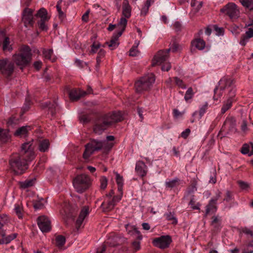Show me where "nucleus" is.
I'll return each instance as SVG.
<instances>
[{
    "mask_svg": "<svg viewBox=\"0 0 253 253\" xmlns=\"http://www.w3.org/2000/svg\"><path fill=\"white\" fill-rule=\"evenodd\" d=\"M189 205L193 210H200V206L201 205L199 203H196L194 196H192L191 198Z\"/></svg>",
    "mask_w": 253,
    "mask_h": 253,
    "instance_id": "nucleus-40",
    "label": "nucleus"
},
{
    "mask_svg": "<svg viewBox=\"0 0 253 253\" xmlns=\"http://www.w3.org/2000/svg\"><path fill=\"white\" fill-rule=\"evenodd\" d=\"M86 92L80 89H73L69 92V97L72 101H77L86 94Z\"/></svg>",
    "mask_w": 253,
    "mask_h": 253,
    "instance_id": "nucleus-21",
    "label": "nucleus"
},
{
    "mask_svg": "<svg viewBox=\"0 0 253 253\" xmlns=\"http://www.w3.org/2000/svg\"><path fill=\"white\" fill-rule=\"evenodd\" d=\"M49 141L47 139H43L40 141L39 145V150L42 152H45L48 151L49 147Z\"/></svg>",
    "mask_w": 253,
    "mask_h": 253,
    "instance_id": "nucleus-31",
    "label": "nucleus"
},
{
    "mask_svg": "<svg viewBox=\"0 0 253 253\" xmlns=\"http://www.w3.org/2000/svg\"><path fill=\"white\" fill-rule=\"evenodd\" d=\"M191 44L199 50H203L206 45L205 42L200 38H198L192 42Z\"/></svg>",
    "mask_w": 253,
    "mask_h": 253,
    "instance_id": "nucleus-30",
    "label": "nucleus"
},
{
    "mask_svg": "<svg viewBox=\"0 0 253 253\" xmlns=\"http://www.w3.org/2000/svg\"><path fill=\"white\" fill-rule=\"evenodd\" d=\"M241 152L243 154H249V156L253 155V143L244 144L241 148Z\"/></svg>",
    "mask_w": 253,
    "mask_h": 253,
    "instance_id": "nucleus-27",
    "label": "nucleus"
},
{
    "mask_svg": "<svg viewBox=\"0 0 253 253\" xmlns=\"http://www.w3.org/2000/svg\"><path fill=\"white\" fill-rule=\"evenodd\" d=\"M22 21L24 26L28 28L33 27L34 24L33 10L29 8H26L22 13Z\"/></svg>",
    "mask_w": 253,
    "mask_h": 253,
    "instance_id": "nucleus-11",
    "label": "nucleus"
},
{
    "mask_svg": "<svg viewBox=\"0 0 253 253\" xmlns=\"http://www.w3.org/2000/svg\"><path fill=\"white\" fill-rule=\"evenodd\" d=\"M232 81L230 79H222L220 80L218 84V86H216L214 89V100H217L220 98L223 94V91L225 89H228L229 95L231 94L233 91H231V88L234 87L232 85Z\"/></svg>",
    "mask_w": 253,
    "mask_h": 253,
    "instance_id": "nucleus-7",
    "label": "nucleus"
},
{
    "mask_svg": "<svg viewBox=\"0 0 253 253\" xmlns=\"http://www.w3.org/2000/svg\"><path fill=\"white\" fill-rule=\"evenodd\" d=\"M131 8L127 0H124L122 5V18H128L131 16Z\"/></svg>",
    "mask_w": 253,
    "mask_h": 253,
    "instance_id": "nucleus-22",
    "label": "nucleus"
},
{
    "mask_svg": "<svg viewBox=\"0 0 253 253\" xmlns=\"http://www.w3.org/2000/svg\"><path fill=\"white\" fill-rule=\"evenodd\" d=\"M127 21L124 18H121L118 24V27L120 30V31L117 32V34L114 35L110 40V42H107L105 44L103 45L105 47V45H107L109 49L111 50H114L118 47L119 45L118 42L119 38L122 35L124 31L125 30Z\"/></svg>",
    "mask_w": 253,
    "mask_h": 253,
    "instance_id": "nucleus-6",
    "label": "nucleus"
},
{
    "mask_svg": "<svg viewBox=\"0 0 253 253\" xmlns=\"http://www.w3.org/2000/svg\"><path fill=\"white\" fill-rule=\"evenodd\" d=\"M240 1L244 7L251 8L253 7V0H240Z\"/></svg>",
    "mask_w": 253,
    "mask_h": 253,
    "instance_id": "nucleus-44",
    "label": "nucleus"
},
{
    "mask_svg": "<svg viewBox=\"0 0 253 253\" xmlns=\"http://www.w3.org/2000/svg\"><path fill=\"white\" fill-rule=\"evenodd\" d=\"M253 253V244L250 243L247 246V249H245L242 253Z\"/></svg>",
    "mask_w": 253,
    "mask_h": 253,
    "instance_id": "nucleus-52",
    "label": "nucleus"
},
{
    "mask_svg": "<svg viewBox=\"0 0 253 253\" xmlns=\"http://www.w3.org/2000/svg\"><path fill=\"white\" fill-rule=\"evenodd\" d=\"M116 175V182L118 185H123V178L118 173L115 172Z\"/></svg>",
    "mask_w": 253,
    "mask_h": 253,
    "instance_id": "nucleus-55",
    "label": "nucleus"
},
{
    "mask_svg": "<svg viewBox=\"0 0 253 253\" xmlns=\"http://www.w3.org/2000/svg\"><path fill=\"white\" fill-rule=\"evenodd\" d=\"M43 55L44 57L47 59H51V57L52 54H53V50L52 49H44L43 50Z\"/></svg>",
    "mask_w": 253,
    "mask_h": 253,
    "instance_id": "nucleus-46",
    "label": "nucleus"
},
{
    "mask_svg": "<svg viewBox=\"0 0 253 253\" xmlns=\"http://www.w3.org/2000/svg\"><path fill=\"white\" fill-rule=\"evenodd\" d=\"M56 245L59 248L62 247L65 243L66 239L64 236L58 235L55 238Z\"/></svg>",
    "mask_w": 253,
    "mask_h": 253,
    "instance_id": "nucleus-38",
    "label": "nucleus"
},
{
    "mask_svg": "<svg viewBox=\"0 0 253 253\" xmlns=\"http://www.w3.org/2000/svg\"><path fill=\"white\" fill-rule=\"evenodd\" d=\"M2 49L4 51H11L12 49L11 45L10 44V40L8 37H5L2 42Z\"/></svg>",
    "mask_w": 253,
    "mask_h": 253,
    "instance_id": "nucleus-35",
    "label": "nucleus"
},
{
    "mask_svg": "<svg viewBox=\"0 0 253 253\" xmlns=\"http://www.w3.org/2000/svg\"><path fill=\"white\" fill-rule=\"evenodd\" d=\"M43 78L45 82H48L50 81L51 79V76L46 73V69H45L44 71V73L43 74Z\"/></svg>",
    "mask_w": 253,
    "mask_h": 253,
    "instance_id": "nucleus-63",
    "label": "nucleus"
},
{
    "mask_svg": "<svg viewBox=\"0 0 253 253\" xmlns=\"http://www.w3.org/2000/svg\"><path fill=\"white\" fill-rule=\"evenodd\" d=\"M114 144L113 142H108L106 141L92 139L85 145V149L83 154V157L84 159H87L95 151H98L101 149H104L106 151L110 150L113 147Z\"/></svg>",
    "mask_w": 253,
    "mask_h": 253,
    "instance_id": "nucleus-3",
    "label": "nucleus"
},
{
    "mask_svg": "<svg viewBox=\"0 0 253 253\" xmlns=\"http://www.w3.org/2000/svg\"><path fill=\"white\" fill-rule=\"evenodd\" d=\"M171 68V65L169 62L164 63L162 66V70L164 71H168Z\"/></svg>",
    "mask_w": 253,
    "mask_h": 253,
    "instance_id": "nucleus-56",
    "label": "nucleus"
},
{
    "mask_svg": "<svg viewBox=\"0 0 253 253\" xmlns=\"http://www.w3.org/2000/svg\"><path fill=\"white\" fill-rule=\"evenodd\" d=\"M209 103L207 102H205L199 108V116L200 118H201L202 116L206 113V111L208 109Z\"/></svg>",
    "mask_w": 253,
    "mask_h": 253,
    "instance_id": "nucleus-42",
    "label": "nucleus"
},
{
    "mask_svg": "<svg viewBox=\"0 0 253 253\" xmlns=\"http://www.w3.org/2000/svg\"><path fill=\"white\" fill-rule=\"evenodd\" d=\"M126 229L128 234L136 236V238L139 240H142V236L140 232L134 226L127 224L126 225Z\"/></svg>",
    "mask_w": 253,
    "mask_h": 253,
    "instance_id": "nucleus-23",
    "label": "nucleus"
},
{
    "mask_svg": "<svg viewBox=\"0 0 253 253\" xmlns=\"http://www.w3.org/2000/svg\"><path fill=\"white\" fill-rule=\"evenodd\" d=\"M107 179L105 176H102L100 179V188L102 189H104L106 188L107 185Z\"/></svg>",
    "mask_w": 253,
    "mask_h": 253,
    "instance_id": "nucleus-48",
    "label": "nucleus"
},
{
    "mask_svg": "<svg viewBox=\"0 0 253 253\" xmlns=\"http://www.w3.org/2000/svg\"><path fill=\"white\" fill-rule=\"evenodd\" d=\"M56 8H57V11L58 12L59 18H61V19L64 18V16H65L64 13L62 11L61 8V6H60V3L59 2L57 3V4H56Z\"/></svg>",
    "mask_w": 253,
    "mask_h": 253,
    "instance_id": "nucleus-54",
    "label": "nucleus"
},
{
    "mask_svg": "<svg viewBox=\"0 0 253 253\" xmlns=\"http://www.w3.org/2000/svg\"><path fill=\"white\" fill-rule=\"evenodd\" d=\"M122 120L123 117L120 112H114L105 115L96 120L93 131L95 134L100 135L111 125Z\"/></svg>",
    "mask_w": 253,
    "mask_h": 253,
    "instance_id": "nucleus-2",
    "label": "nucleus"
},
{
    "mask_svg": "<svg viewBox=\"0 0 253 253\" xmlns=\"http://www.w3.org/2000/svg\"><path fill=\"white\" fill-rule=\"evenodd\" d=\"M213 27L214 30L216 32V35H221L223 34V29L222 28H219L216 25H213Z\"/></svg>",
    "mask_w": 253,
    "mask_h": 253,
    "instance_id": "nucleus-57",
    "label": "nucleus"
},
{
    "mask_svg": "<svg viewBox=\"0 0 253 253\" xmlns=\"http://www.w3.org/2000/svg\"><path fill=\"white\" fill-rule=\"evenodd\" d=\"M0 235L1 237H3V241L1 242V243L3 244H8L12 240H14L15 238H16L17 234L16 233H13L10 235H9L7 236H6L5 233L4 231H2L1 233H0Z\"/></svg>",
    "mask_w": 253,
    "mask_h": 253,
    "instance_id": "nucleus-28",
    "label": "nucleus"
},
{
    "mask_svg": "<svg viewBox=\"0 0 253 253\" xmlns=\"http://www.w3.org/2000/svg\"><path fill=\"white\" fill-rule=\"evenodd\" d=\"M89 12H90V10L88 9L82 16V19L84 22H88Z\"/></svg>",
    "mask_w": 253,
    "mask_h": 253,
    "instance_id": "nucleus-59",
    "label": "nucleus"
},
{
    "mask_svg": "<svg viewBox=\"0 0 253 253\" xmlns=\"http://www.w3.org/2000/svg\"><path fill=\"white\" fill-rule=\"evenodd\" d=\"M9 138L10 136L8 130L3 129L0 134V140L3 142H6Z\"/></svg>",
    "mask_w": 253,
    "mask_h": 253,
    "instance_id": "nucleus-37",
    "label": "nucleus"
},
{
    "mask_svg": "<svg viewBox=\"0 0 253 253\" xmlns=\"http://www.w3.org/2000/svg\"><path fill=\"white\" fill-rule=\"evenodd\" d=\"M222 128L227 129L229 131L235 132L236 131V121L233 117H227L224 122Z\"/></svg>",
    "mask_w": 253,
    "mask_h": 253,
    "instance_id": "nucleus-17",
    "label": "nucleus"
},
{
    "mask_svg": "<svg viewBox=\"0 0 253 253\" xmlns=\"http://www.w3.org/2000/svg\"><path fill=\"white\" fill-rule=\"evenodd\" d=\"M31 50L28 46L22 47L18 53L12 56L13 61L21 69L27 66L31 62Z\"/></svg>",
    "mask_w": 253,
    "mask_h": 253,
    "instance_id": "nucleus-4",
    "label": "nucleus"
},
{
    "mask_svg": "<svg viewBox=\"0 0 253 253\" xmlns=\"http://www.w3.org/2000/svg\"><path fill=\"white\" fill-rule=\"evenodd\" d=\"M240 230L241 233H244L246 235H250L252 237H253V230H252L246 227H242L240 229Z\"/></svg>",
    "mask_w": 253,
    "mask_h": 253,
    "instance_id": "nucleus-50",
    "label": "nucleus"
},
{
    "mask_svg": "<svg viewBox=\"0 0 253 253\" xmlns=\"http://www.w3.org/2000/svg\"><path fill=\"white\" fill-rule=\"evenodd\" d=\"M48 20H43L40 19V21L38 22V25L39 28L42 31H47L48 27L47 25L46 24V22H47Z\"/></svg>",
    "mask_w": 253,
    "mask_h": 253,
    "instance_id": "nucleus-43",
    "label": "nucleus"
},
{
    "mask_svg": "<svg viewBox=\"0 0 253 253\" xmlns=\"http://www.w3.org/2000/svg\"><path fill=\"white\" fill-rule=\"evenodd\" d=\"M115 206V203L112 200H107L106 201H104L101 205V208L103 211L108 212L112 211Z\"/></svg>",
    "mask_w": 253,
    "mask_h": 253,
    "instance_id": "nucleus-25",
    "label": "nucleus"
},
{
    "mask_svg": "<svg viewBox=\"0 0 253 253\" xmlns=\"http://www.w3.org/2000/svg\"><path fill=\"white\" fill-rule=\"evenodd\" d=\"M221 217L218 215L213 216L211 218V225L212 226V231L214 233L219 232L221 228Z\"/></svg>",
    "mask_w": 253,
    "mask_h": 253,
    "instance_id": "nucleus-16",
    "label": "nucleus"
},
{
    "mask_svg": "<svg viewBox=\"0 0 253 253\" xmlns=\"http://www.w3.org/2000/svg\"><path fill=\"white\" fill-rule=\"evenodd\" d=\"M14 71V63L7 58L0 59V72L6 77L10 76Z\"/></svg>",
    "mask_w": 253,
    "mask_h": 253,
    "instance_id": "nucleus-10",
    "label": "nucleus"
},
{
    "mask_svg": "<svg viewBox=\"0 0 253 253\" xmlns=\"http://www.w3.org/2000/svg\"><path fill=\"white\" fill-rule=\"evenodd\" d=\"M140 42L135 41L134 45L130 49L129 51V55L130 56H136L139 54V51L137 49V47L139 45Z\"/></svg>",
    "mask_w": 253,
    "mask_h": 253,
    "instance_id": "nucleus-33",
    "label": "nucleus"
},
{
    "mask_svg": "<svg viewBox=\"0 0 253 253\" xmlns=\"http://www.w3.org/2000/svg\"><path fill=\"white\" fill-rule=\"evenodd\" d=\"M35 179H26L24 181L20 182V187L22 189H26L34 185Z\"/></svg>",
    "mask_w": 253,
    "mask_h": 253,
    "instance_id": "nucleus-34",
    "label": "nucleus"
},
{
    "mask_svg": "<svg viewBox=\"0 0 253 253\" xmlns=\"http://www.w3.org/2000/svg\"><path fill=\"white\" fill-rule=\"evenodd\" d=\"M221 193L219 191H217L216 193L215 197L211 199L209 204L206 206V215H207L210 212H214L216 211L217 207L216 206V202L221 197Z\"/></svg>",
    "mask_w": 253,
    "mask_h": 253,
    "instance_id": "nucleus-14",
    "label": "nucleus"
},
{
    "mask_svg": "<svg viewBox=\"0 0 253 253\" xmlns=\"http://www.w3.org/2000/svg\"><path fill=\"white\" fill-rule=\"evenodd\" d=\"M31 130L30 126H23L18 128L14 132V135L20 137H25L28 135L29 131Z\"/></svg>",
    "mask_w": 253,
    "mask_h": 253,
    "instance_id": "nucleus-24",
    "label": "nucleus"
},
{
    "mask_svg": "<svg viewBox=\"0 0 253 253\" xmlns=\"http://www.w3.org/2000/svg\"><path fill=\"white\" fill-rule=\"evenodd\" d=\"M169 52L167 49L158 51L154 57L152 66H155L156 64H161L165 61L169 57Z\"/></svg>",
    "mask_w": 253,
    "mask_h": 253,
    "instance_id": "nucleus-15",
    "label": "nucleus"
},
{
    "mask_svg": "<svg viewBox=\"0 0 253 253\" xmlns=\"http://www.w3.org/2000/svg\"><path fill=\"white\" fill-rule=\"evenodd\" d=\"M233 91V93L230 95L228 99L224 102L223 106L221 109V114H224L228 109H229L232 104L233 101V97L235 96V89L234 87H232L231 88V91Z\"/></svg>",
    "mask_w": 253,
    "mask_h": 253,
    "instance_id": "nucleus-18",
    "label": "nucleus"
},
{
    "mask_svg": "<svg viewBox=\"0 0 253 253\" xmlns=\"http://www.w3.org/2000/svg\"><path fill=\"white\" fill-rule=\"evenodd\" d=\"M181 49V45L179 44L175 40H174L173 41V42L170 47L167 50L169 52L171 50L173 52H175L180 51Z\"/></svg>",
    "mask_w": 253,
    "mask_h": 253,
    "instance_id": "nucleus-36",
    "label": "nucleus"
},
{
    "mask_svg": "<svg viewBox=\"0 0 253 253\" xmlns=\"http://www.w3.org/2000/svg\"><path fill=\"white\" fill-rule=\"evenodd\" d=\"M100 44L99 43L94 42L91 46V50L90 53L94 54L96 53L98 49L100 48Z\"/></svg>",
    "mask_w": 253,
    "mask_h": 253,
    "instance_id": "nucleus-47",
    "label": "nucleus"
},
{
    "mask_svg": "<svg viewBox=\"0 0 253 253\" xmlns=\"http://www.w3.org/2000/svg\"><path fill=\"white\" fill-rule=\"evenodd\" d=\"M73 185L79 193H83L89 186L90 180L89 177L84 174L77 175L73 180Z\"/></svg>",
    "mask_w": 253,
    "mask_h": 253,
    "instance_id": "nucleus-8",
    "label": "nucleus"
},
{
    "mask_svg": "<svg viewBox=\"0 0 253 253\" xmlns=\"http://www.w3.org/2000/svg\"><path fill=\"white\" fill-rule=\"evenodd\" d=\"M220 12L228 15L231 19H237L240 15V11L237 5L233 2H229L220 9Z\"/></svg>",
    "mask_w": 253,
    "mask_h": 253,
    "instance_id": "nucleus-9",
    "label": "nucleus"
},
{
    "mask_svg": "<svg viewBox=\"0 0 253 253\" xmlns=\"http://www.w3.org/2000/svg\"><path fill=\"white\" fill-rule=\"evenodd\" d=\"M155 81V76L152 73L148 74L142 77L135 83L136 91L141 93L150 89Z\"/></svg>",
    "mask_w": 253,
    "mask_h": 253,
    "instance_id": "nucleus-5",
    "label": "nucleus"
},
{
    "mask_svg": "<svg viewBox=\"0 0 253 253\" xmlns=\"http://www.w3.org/2000/svg\"><path fill=\"white\" fill-rule=\"evenodd\" d=\"M174 80L175 81V84L177 85L182 88H185L186 85L183 83L182 80H180L179 78L177 77H174Z\"/></svg>",
    "mask_w": 253,
    "mask_h": 253,
    "instance_id": "nucleus-49",
    "label": "nucleus"
},
{
    "mask_svg": "<svg viewBox=\"0 0 253 253\" xmlns=\"http://www.w3.org/2000/svg\"><path fill=\"white\" fill-rule=\"evenodd\" d=\"M164 217L166 219L170 222L173 225H176L177 224V219L175 216V213L173 211H169L164 214Z\"/></svg>",
    "mask_w": 253,
    "mask_h": 253,
    "instance_id": "nucleus-29",
    "label": "nucleus"
},
{
    "mask_svg": "<svg viewBox=\"0 0 253 253\" xmlns=\"http://www.w3.org/2000/svg\"><path fill=\"white\" fill-rule=\"evenodd\" d=\"M36 16L43 20H49L50 18V17L47 15V10L44 8L40 9L37 13Z\"/></svg>",
    "mask_w": 253,
    "mask_h": 253,
    "instance_id": "nucleus-32",
    "label": "nucleus"
},
{
    "mask_svg": "<svg viewBox=\"0 0 253 253\" xmlns=\"http://www.w3.org/2000/svg\"><path fill=\"white\" fill-rule=\"evenodd\" d=\"M232 200V195L230 191H227L226 193L225 197L224 199V201L229 202Z\"/></svg>",
    "mask_w": 253,
    "mask_h": 253,
    "instance_id": "nucleus-62",
    "label": "nucleus"
},
{
    "mask_svg": "<svg viewBox=\"0 0 253 253\" xmlns=\"http://www.w3.org/2000/svg\"><path fill=\"white\" fill-rule=\"evenodd\" d=\"M19 154H13L9 160L10 169L17 175L22 174L28 169V162L35 158L33 140L23 143Z\"/></svg>",
    "mask_w": 253,
    "mask_h": 253,
    "instance_id": "nucleus-1",
    "label": "nucleus"
},
{
    "mask_svg": "<svg viewBox=\"0 0 253 253\" xmlns=\"http://www.w3.org/2000/svg\"><path fill=\"white\" fill-rule=\"evenodd\" d=\"M173 28L175 31H179L181 29L182 25L180 22L176 21L173 24Z\"/></svg>",
    "mask_w": 253,
    "mask_h": 253,
    "instance_id": "nucleus-61",
    "label": "nucleus"
},
{
    "mask_svg": "<svg viewBox=\"0 0 253 253\" xmlns=\"http://www.w3.org/2000/svg\"><path fill=\"white\" fill-rule=\"evenodd\" d=\"M88 213L89 208L88 207H84L81 211L79 216L76 221V227L78 230L81 227L84 220Z\"/></svg>",
    "mask_w": 253,
    "mask_h": 253,
    "instance_id": "nucleus-19",
    "label": "nucleus"
},
{
    "mask_svg": "<svg viewBox=\"0 0 253 253\" xmlns=\"http://www.w3.org/2000/svg\"><path fill=\"white\" fill-rule=\"evenodd\" d=\"M57 106V102L54 101L52 103L50 102H45L42 104V107L44 108H48V113L52 116H54L56 114V107Z\"/></svg>",
    "mask_w": 253,
    "mask_h": 253,
    "instance_id": "nucleus-26",
    "label": "nucleus"
},
{
    "mask_svg": "<svg viewBox=\"0 0 253 253\" xmlns=\"http://www.w3.org/2000/svg\"><path fill=\"white\" fill-rule=\"evenodd\" d=\"M190 131H191L189 128H186L184 131H183L181 133V136L182 138L186 139L188 136V135L190 134Z\"/></svg>",
    "mask_w": 253,
    "mask_h": 253,
    "instance_id": "nucleus-60",
    "label": "nucleus"
},
{
    "mask_svg": "<svg viewBox=\"0 0 253 253\" xmlns=\"http://www.w3.org/2000/svg\"><path fill=\"white\" fill-rule=\"evenodd\" d=\"M132 247L135 252L140 249V242L139 241H134L132 244Z\"/></svg>",
    "mask_w": 253,
    "mask_h": 253,
    "instance_id": "nucleus-58",
    "label": "nucleus"
},
{
    "mask_svg": "<svg viewBox=\"0 0 253 253\" xmlns=\"http://www.w3.org/2000/svg\"><path fill=\"white\" fill-rule=\"evenodd\" d=\"M179 180L178 178H175L173 179H172L169 181H167L166 182V186L167 187L171 188L175 187L179 184Z\"/></svg>",
    "mask_w": 253,
    "mask_h": 253,
    "instance_id": "nucleus-39",
    "label": "nucleus"
},
{
    "mask_svg": "<svg viewBox=\"0 0 253 253\" xmlns=\"http://www.w3.org/2000/svg\"><path fill=\"white\" fill-rule=\"evenodd\" d=\"M171 241L169 236H162L155 238L153 240V244L156 247L164 249L169 247Z\"/></svg>",
    "mask_w": 253,
    "mask_h": 253,
    "instance_id": "nucleus-13",
    "label": "nucleus"
},
{
    "mask_svg": "<svg viewBox=\"0 0 253 253\" xmlns=\"http://www.w3.org/2000/svg\"><path fill=\"white\" fill-rule=\"evenodd\" d=\"M244 35L250 38L253 37V29L249 28Z\"/></svg>",
    "mask_w": 253,
    "mask_h": 253,
    "instance_id": "nucleus-64",
    "label": "nucleus"
},
{
    "mask_svg": "<svg viewBox=\"0 0 253 253\" xmlns=\"http://www.w3.org/2000/svg\"><path fill=\"white\" fill-rule=\"evenodd\" d=\"M250 39V38H248V37L245 36L244 35H242L240 41V44L242 46H245L246 44V43L249 42Z\"/></svg>",
    "mask_w": 253,
    "mask_h": 253,
    "instance_id": "nucleus-51",
    "label": "nucleus"
},
{
    "mask_svg": "<svg viewBox=\"0 0 253 253\" xmlns=\"http://www.w3.org/2000/svg\"><path fill=\"white\" fill-rule=\"evenodd\" d=\"M14 211L16 212V215L19 218H22V208L18 204L15 205Z\"/></svg>",
    "mask_w": 253,
    "mask_h": 253,
    "instance_id": "nucleus-45",
    "label": "nucleus"
},
{
    "mask_svg": "<svg viewBox=\"0 0 253 253\" xmlns=\"http://www.w3.org/2000/svg\"><path fill=\"white\" fill-rule=\"evenodd\" d=\"M37 223L40 230L43 233L49 232L51 229L50 220L44 215L40 216L38 218Z\"/></svg>",
    "mask_w": 253,
    "mask_h": 253,
    "instance_id": "nucleus-12",
    "label": "nucleus"
},
{
    "mask_svg": "<svg viewBox=\"0 0 253 253\" xmlns=\"http://www.w3.org/2000/svg\"><path fill=\"white\" fill-rule=\"evenodd\" d=\"M194 96V92L193 88L192 87H189L184 95V99L186 102H188V101L191 99Z\"/></svg>",
    "mask_w": 253,
    "mask_h": 253,
    "instance_id": "nucleus-41",
    "label": "nucleus"
},
{
    "mask_svg": "<svg viewBox=\"0 0 253 253\" xmlns=\"http://www.w3.org/2000/svg\"><path fill=\"white\" fill-rule=\"evenodd\" d=\"M80 122L84 123H87L90 121L89 116L86 115H83L80 118Z\"/></svg>",
    "mask_w": 253,
    "mask_h": 253,
    "instance_id": "nucleus-53",
    "label": "nucleus"
},
{
    "mask_svg": "<svg viewBox=\"0 0 253 253\" xmlns=\"http://www.w3.org/2000/svg\"><path fill=\"white\" fill-rule=\"evenodd\" d=\"M147 168L145 164L141 161L137 162L135 166V171L137 174L141 177L145 176L147 172Z\"/></svg>",
    "mask_w": 253,
    "mask_h": 253,
    "instance_id": "nucleus-20",
    "label": "nucleus"
}]
</instances>
